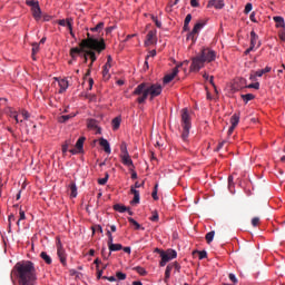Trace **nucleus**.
Returning <instances> with one entry per match:
<instances>
[{"mask_svg": "<svg viewBox=\"0 0 285 285\" xmlns=\"http://www.w3.org/2000/svg\"><path fill=\"white\" fill-rule=\"evenodd\" d=\"M106 50V40L104 38L97 39L90 33H87V39H82L79 43V47L70 49L71 59H77V57H82L83 61L90 59L91 63L87 72L92 70V63L97 61V53L101 55Z\"/></svg>", "mask_w": 285, "mask_h": 285, "instance_id": "1", "label": "nucleus"}, {"mask_svg": "<svg viewBox=\"0 0 285 285\" xmlns=\"http://www.w3.org/2000/svg\"><path fill=\"white\" fill-rule=\"evenodd\" d=\"M13 271H16V276L20 285H36L37 284V268L35 263L31 261L18 262Z\"/></svg>", "mask_w": 285, "mask_h": 285, "instance_id": "2", "label": "nucleus"}, {"mask_svg": "<svg viewBox=\"0 0 285 285\" xmlns=\"http://www.w3.org/2000/svg\"><path fill=\"white\" fill-rule=\"evenodd\" d=\"M164 92V87L159 82H141L138 85L132 95H136L138 104H146V99L149 97V101L159 97Z\"/></svg>", "mask_w": 285, "mask_h": 285, "instance_id": "3", "label": "nucleus"}, {"mask_svg": "<svg viewBox=\"0 0 285 285\" xmlns=\"http://www.w3.org/2000/svg\"><path fill=\"white\" fill-rule=\"evenodd\" d=\"M217 53L213 49H203L200 55L196 56L191 60L190 69L191 70H202L206 66V63H210V61H215Z\"/></svg>", "mask_w": 285, "mask_h": 285, "instance_id": "4", "label": "nucleus"}, {"mask_svg": "<svg viewBox=\"0 0 285 285\" xmlns=\"http://www.w3.org/2000/svg\"><path fill=\"white\" fill-rule=\"evenodd\" d=\"M181 126H183L181 139L183 141H188V136L190 135V115L188 114L187 108H184L181 110Z\"/></svg>", "mask_w": 285, "mask_h": 285, "instance_id": "5", "label": "nucleus"}, {"mask_svg": "<svg viewBox=\"0 0 285 285\" xmlns=\"http://www.w3.org/2000/svg\"><path fill=\"white\" fill-rule=\"evenodd\" d=\"M155 253H158L160 255V263L159 266L164 267L170 259L177 258V252L174 249H169L167 252H164L159 248H155Z\"/></svg>", "mask_w": 285, "mask_h": 285, "instance_id": "6", "label": "nucleus"}, {"mask_svg": "<svg viewBox=\"0 0 285 285\" xmlns=\"http://www.w3.org/2000/svg\"><path fill=\"white\" fill-rule=\"evenodd\" d=\"M26 3L31 8L32 17L36 21L41 20V7H39V1L27 0Z\"/></svg>", "mask_w": 285, "mask_h": 285, "instance_id": "7", "label": "nucleus"}, {"mask_svg": "<svg viewBox=\"0 0 285 285\" xmlns=\"http://www.w3.org/2000/svg\"><path fill=\"white\" fill-rule=\"evenodd\" d=\"M206 26V23L204 22H197L191 32H189L187 35V41L191 40L193 42L197 41V37H199V32L202 31V29Z\"/></svg>", "mask_w": 285, "mask_h": 285, "instance_id": "8", "label": "nucleus"}, {"mask_svg": "<svg viewBox=\"0 0 285 285\" xmlns=\"http://www.w3.org/2000/svg\"><path fill=\"white\" fill-rule=\"evenodd\" d=\"M57 255L62 266H68L66 249H63V245H61V240H58V244H57Z\"/></svg>", "mask_w": 285, "mask_h": 285, "instance_id": "9", "label": "nucleus"}, {"mask_svg": "<svg viewBox=\"0 0 285 285\" xmlns=\"http://www.w3.org/2000/svg\"><path fill=\"white\" fill-rule=\"evenodd\" d=\"M247 82L248 81L246 78H236L233 83V90H244V88L247 86Z\"/></svg>", "mask_w": 285, "mask_h": 285, "instance_id": "10", "label": "nucleus"}, {"mask_svg": "<svg viewBox=\"0 0 285 285\" xmlns=\"http://www.w3.org/2000/svg\"><path fill=\"white\" fill-rule=\"evenodd\" d=\"M121 160L124 166H128L129 170H132L135 168V165L132 164V159L130 158L128 150H125V155L121 156Z\"/></svg>", "mask_w": 285, "mask_h": 285, "instance_id": "11", "label": "nucleus"}, {"mask_svg": "<svg viewBox=\"0 0 285 285\" xmlns=\"http://www.w3.org/2000/svg\"><path fill=\"white\" fill-rule=\"evenodd\" d=\"M262 46V42L259 41V36L255 31H250V47L257 50Z\"/></svg>", "mask_w": 285, "mask_h": 285, "instance_id": "12", "label": "nucleus"}, {"mask_svg": "<svg viewBox=\"0 0 285 285\" xmlns=\"http://www.w3.org/2000/svg\"><path fill=\"white\" fill-rule=\"evenodd\" d=\"M83 141H86V137H80L76 142V149H70L69 153L71 155H77L83 150Z\"/></svg>", "mask_w": 285, "mask_h": 285, "instance_id": "13", "label": "nucleus"}, {"mask_svg": "<svg viewBox=\"0 0 285 285\" xmlns=\"http://www.w3.org/2000/svg\"><path fill=\"white\" fill-rule=\"evenodd\" d=\"M153 43H157V31L150 30L147 33V39L145 41V46H153Z\"/></svg>", "mask_w": 285, "mask_h": 285, "instance_id": "14", "label": "nucleus"}, {"mask_svg": "<svg viewBox=\"0 0 285 285\" xmlns=\"http://www.w3.org/2000/svg\"><path fill=\"white\" fill-rule=\"evenodd\" d=\"M55 79H56V81H58V83L60 86V89H59L60 95L62 92H66V90H68V79H66V78H57V77Z\"/></svg>", "mask_w": 285, "mask_h": 285, "instance_id": "15", "label": "nucleus"}, {"mask_svg": "<svg viewBox=\"0 0 285 285\" xmlns=\"http://www.w3.org/2000/svg\"><path fill=\"white\" fill-rule=\"evenodd\" d=\"M99 145L104 148L105 153H107V155H110L111 150H110V142H108L106 140V138H100L99 139Z\"/></svg>", "mask_w": 285, "mask_h": 285, "instance_id": "16", "label": "nucleus"}, {"mask_svg": "<svg viewBox=\"0 0 285 285\" xmlns=\"http://www.w3.org/2000/svg\"><path fill=\"white\" fill-rule=\"evenodd\" d=\"M208 6H214L216 10H222L224 8V0H210Z\"/></svg>", "mask_w": 285, "mask_h": 285, "instance_id": "17", "label": "nucleus"}, {"mask_svg": "<svg viewBox=\"0 0 285 285\" xmlns=\"http://www.w3.org/2000/svg\"><path fill=\"white\" fill-rule=\"evenodd\" d=\"M203 78L205 81H209V83L213 86V88L215 89V92L217 95L218 91H217V86H215L214 77L205 72L203 75Z\"/></svg>", "mask_w": 285, "mask_h": 285, "instance_id": "18", "label": "nucleus"}, {"mask_svg": "<svg viewBox=\"0 0 285 285\" xmlns=\"http://www.w3.org/2000/svg\"><path fill=\"white\" fill-rule=\"evenodd\" d=\"M273 20L276 23V28H285L284 18L282 16H275Z\"/></svg>", "mask_w": 285, "mask_h": 285, "instance_id": "19", "label": "nucleus"}, {"mask_svg": "<svg viewBox=\"0 0 285 285\" xmlns=\"http://www.w3.org/2000/svg\"><path fill=\"white\" fill-rule=\"evenodd\" d=\"M131 195H134V199L131 200V204H139V190L135 189V187L130 188Z\"/></svg>", "mask_w": 285, "mask_h": 285, "instance_id": "20", "label": "nucleus"}, {"mask_svg": "<svg viewBox=\"0 0 285 285\" xmlns=\"http://www.w3.org/2000/svg\"><path fill=\"white\" fill-rule=\"evenodd\" d=\"M124 246L121 244H112L111 246H109V255L108 257H110L111 253H115L117 250H122Z\"/></svg>", "mask_w": 285, "mask_h": 285, "instance_id": "21", "label": "nucleus"}, {"mask_svg": "<svg viewBox=\"0 0 285 285\" xmlns=\"http://www.w3.org/2000/svg\"><path fill=\"white\" fill-rule=\"evenodd\" d=\"M69 190H70V197L72 198L77 197V184H75V181H71L69 184Z\"/></svg>", "mask_w": 285, "mask_h": 285, "instance_id": "22", "label": "nucleus"}, {"mask_svg": "<svg viewBox=\"0 0 285 285\" xmlns=\"http://www.w3.org/2000/svg\"><path fill=\"white\" fill-rule=\"evenodd\" d=\"M177 77V72H173V73H169V75H166L164 78H163V83H170V81H173V79H175Z\"/></svg>", "mask_w": 285, "mask_h": 285, "instance_id": "23", "label": "nucleus"}, {"mask_svg": "<svg viewBox=\"0 0 285 285\" xmlns=\"http://www.w3.org/2000/svg\"><path fill=\"white\" fill-rule=\"evenodd\" d=\"M40 257H41V259H43V262L47 263L48 265L52 264V257H50V255H48V253L41 252V253H40Z\"/></svg>", "mask_w": 285, "mask_h": 285, "instance_id": "24", "label": "nucleus"}, {"mask_svg": "<svg viewBox=\"0 0 285 285\" xmlns=\"http://www.w3.org/2000/svg\"><path fill=\"white\" fill-rule=\"evenodd\" d=\"M186 68H188V61H184V62H181L180 65L176 66V67L173 69V72H179V70L186 71Z\"/></svg>", "mask_w": 285, "mask_h": 285, "instance_id": "25", "label": "nucleus"}, {"mask_svg": "<svg viewBox=\"0 0 285 285\" xmlns=\"http://www.w3.org/2000/svg\"><path fill=\"white\" fill-rule=\"evenodd\" d=\"M240 99H243L244 104H248V101H253V99H255V95L253 94L240 95Z\"/></svg>", "mask_w": 285, "mask_h": 285, "instance_id": "26", "label": "nucleus"}, {"mask_svg": "<svg viewBox=\"0 0 285 285\" xmlns=\"http://www.w3.org/2000/svg\"><path fill=\"white\" fill-rule=\"evenodd\" d=\"M112 67V57L108 56L107 62L104 66V72H110V68Z\"/></svg>", "mask_w": 285, "mask_h": 285, "instance_id": "27", "label": "nucleus"}, {"mask_svg": "<svg viewBox=\"0 0 285 285\" xmlns=\"http://www.w3.org/2000/svg\"><path fill=\"white\" fill-rule=\"evenodd\" d=\"M170 273H173V264L167 265L165 271V283L167 284L168 279H170Z\"/></svg>", "mask_w": 285, "mask_h": 285, "instance_id": "28", "label": "nucleus"}, {"mask_svg": "<svg viewBox=\"0 0 285 285\" xmlns=\"http://www.w3.org/2000/svg\"><path fill=\"white\" fill-rule=\"evenodd\" d=\"M114 130H119V126H121V118L116 117L111 121Z\"/></svg>", "mask_w": 285, "mask_h": 285, "instance_id": "29", "label": "nucleus"}, {"mask_svg": "<svg viewBox=\"0 0 285 285\" xmlns=\"http://www.w3.org/2000/svg\"><path fill=\"white\" fill-rule=\"evenodd\" d=\"M114 210H116L117 213H126V210H128V207L120 204H116L114 205Z\"/></svg>", "mask_w": 285, "mask_h": 285, "instance_id": "30", "label": "nucleus"}, {"mask_svg": "<svg viewBox=\"0 0 285 285\" xmlns=\"http://www.w3.org/2000/svg\"><path fill=\"white\" fill-rule=\"evenodd\" d=\"M232 126L237 128V125L239 124V114H234L230 118Z\"/></svg>", "mask_w": 285, "mask_h": 285, "instance_id": "31", "label": "nucleus"}, {"mask_svg": "<svg viewBox=\"0 0 285 285\" xmlns=\"http://www.w3.org/2000/svg\"><path fill=\"white\" fill-rule=\"evenodd\" d=\"M109 178H110V175H108V173H106L104 178L98 179V184L100 186H106V184H108Z\"/></svg>", "mask_w": 285, "mask_h": 285, "instance_id": "32", "label": "nucleus"}, {"mask_svg": "<svg viewBox=\"0 0 285 285\" xmlns=\"http://www.w3.org/2000/svg\"><path fill=\"white\" fill-rule=\"evenodd\" d=\"M129 224H131L132 226H135V230H139V228H141V225L139 223H137V220H135V218L129 217L128 218Z\"/></svg>", "mask_w": 285, "mask_h": 285, "instance_id": "33", "label": "nucleus"}, {"mask_svg": "<svg viewBox=\"0 0 285 285\" xmlns=\"http://www.w3.org/2000/svg\"><path fill=\"white\" fill-rule=\"evenodd\" d=\"M205 238H206L207 244H210L213 242V239H215V232L212 230V232L207 233Z\"/></svg>", "mask_w": 285, "mask_h": 285, "instance_id": "34", "label": "nucleus"}, {"mask_svg": "<svg viewBox=\"0 0 285 285\" xmlns=\"http://www.w3.org/2000/svg\"><path fill=\"white\" fill-rule=\"evenodd\" d=\"M195 253L198 255V259H206V257H208V253H206V250H196L194 252V255Z\"/></svg>", "mask_w": 285, "mask_h": 285, "instance_id": "35", "label": "nucleus"}, {"mask_svg": "<svg viewBox=\"0 0 285 285\" xmlns=\"http://www.w3.org/2000/svg\"><path fill=\"white\" fill-rule=\"evenodd\" d=\"M91 32H101L104 30V22H99L96 27L90 29Z\"/></svg>", "mask_w": 285, "mask_h": 285, "instance_id": "36", "label": "nucleus"}, {"mask_svg": "<svg viewBox=\"0 0 285 285\" xmlns=\"http://www.w3.org/2000/svg\"><path fill=\"white\" fill-rule=\"evenodd\" d=\"M149 219L150 222H159V214L157 210L151 212V217Z\"/></svg>", "mask_w": 285, "mask_h": 285, "instance_id": "37", "label": "nucleus"}, {"mask_svg": "<svg viewBox=\"0 0 285 285\" xmlns=\"http://www.w3.org/2000/svg\"><path fill=\"white\" fill-rule=\"evenodd\" d=\"M70 140H66L65 144L62 145V154L66 155V153H68V148H70Z\"/></svg>", "mask_w": 285, "mask_h": 285, "instance_id": "38", "label": "nucleus"}, {"mask_svg": "<svg viewBox=\"0 0 285 285\" xmlns=\"http://www.w3.org/2000/svg\"><path fill=\"white\" fill-rule=\"evenodd\" d=\"M135 271L136 273H138V275H142V276L147 275V272L144 267L137 266L135 267Z\"/></svg>", "mask_w": 285, "mask_h": 285, "instance_id": "39", "label": "nucleus"}, {"mask_svg": "<svg viewBox=\"0 0 285 285\" xmlns=\"http://www.w3.org/2000/svg\"><path fill=\"white\" fill-rule=\"evenodd\" d=\"M107 237H108V240H107V244H108V248L109 246H111L114 243V238H112V233H110V230H107Z\"/></svg>", "mask_w": 285, "mask_h": 285, "instance_id": "40", "label": "nucleus"}, {"mask_svg": "<svg viewBox=\"0 0 285 285\" xmlns=\"http://www.w3.org/2000/svg\"><path fill=\"white\" fill-rule=\"evenodd\" d=\"M245 88H254V90H259V82H252L248 85L247 82V86Z\"/></svg>", "mask_w": 285, "mask_h": 285, "instance_id": "41", "label": "nucleus"}, {"mask_svg": "<svg viewBox=\"0 0 285 285\" xmlns=\"http://www.w3.org/2000/svg\"><path fill=\"white\" fill-rule=\"evenodd\" d=\"M158 187H159V185H155L154 191L151 193V197H153V199H155V202H157V199H159V196H157V188Z\"/></svg>", "mask_w": 285, "mask_h": 285, "instance_id": "42", "label": "nucleus"}, {"mask_svg": "<svg viewBox=\"0 0 285 285\" xmlns=\"http://www.w3.org/2000/svg\"><path fill=\"white\" fill-rule=\"evenodd\" d=\"M58 26H62V28L68 27V18L58 20Z\"/></svg>", "mask_w": 285, "mask_h": 285, "instance_id": "43", "label": "nucleus"}, {"mask_svg": "<svg viewBox=\"0 0 285 285\" xmlns=\"http://www.w3.org/2000/svg\"><path fill=\"white\" fill-rule=\"evenodd\" d=\"M253 10V3L248 2L246 6H245V14H248V12H250Z\"/></svg>", "mask_w": 285, "mask_h": 285, "instance_id": "44", "label": "nucleus"}, {"mask_svg": "<svg viewBox=\"0 0 285 285\" xmlns=\"http://www.w3.org/2000/svg\"><path fill=\"white\" fill-rule=\"evenodd\" d=\"M16 218H14V215L11 214L9 215V218H8V222H9V233H10V229L12 228V222H14Z\"/></svg>", "mask_w": 285, "mask_h": 285, "instance_id": "45", "label": "nucleus"}, {"mask_svg": "<svg viewBox=\"0 0 285 285\" xmlns=\"http://www.w3.org/2000/svg\"><path fill=\"white\" fill-rule=\"evenodd\" d=\"M97 127V120L90 119L88 120V128H96Z\"/></svg>", "mask_w": 285, "mask_h": 285, "instance_id": "46", "label": "nucleus"}, {"mask_svg": "<svg viewBox=\"0 0 285 285\" xmlns=\"http://www.w3.org/2000/svg\"><path fill=\"white\" fill-rule=\"evenodd\" d=\"M151 19H153L154 23L156 24V28H161V21H159L157 19V17L153 16Z\"/></svg>", "mask_w": 285, "mask_h": 285, "instance_id": "47", "label": "nucleus"}, {"mask_svg": "<svg viewBox=\"0 0 285 285\" xmlns=\"http://www.w3.org/2000/svg\"><path fill=\"white\" fill-rule=\"evenodd\" d=\"M116 277H117L118 279H120V281H124V279H126V274H124V273H121V272H117V273H116Z\"/></svg>", "mask_w": 285, "mask_h": 285, "instance_id": "48", "label": "nucleus"}, {"mask_svg": "<svg viewBox=\"0 0 285 285\" xmlns=\"http://www.w3.org/2000/svg\"><path fill=\"white\" fill-rule=\"evenodd\" d=\"M67 28L69 32H72V18H68Z\"/></svg>", "mask_w": 285, "mask_h": 285, "instance_id": "49", "label": "nucleus"}, {"mask_svg": "<svg viewBox=\"0 0 285 285\" xmlns=\"http://www.w3.org/2000/svg\"><path fill=\"white\" fill-rule=\"evenodd\" d=\"M68 119H70V116L66 115V116H61L59 118V121H60V124H66V121H68Z\"/></svg>", "mask_w": 285, "mask_h": 285, "instance_id": "50", "label": "nucleus"}, {"mask_svg": "<svg viewBox=\"0 0 285 285\" xmlns=\"http://www.w3.org/2000/svg\"><path fill=\"white\" fill-rule=\"evenodd\" d=\"M252 225H253L254 227L259 226V217H254V218L252 219Z\"/></svg>", "mask_w": 285, "mask_h": 285, "instance_id": "51", "label": "nucleus"}, {"mask_svg": "<svg viewBox=\"0 0 285 285\" xmlns=\"http://www.w3.org/2000/svg\"><path fill=\"white\" fill-rule=\"evenodd\" d=\"M190 21H193V16H191L190 13H188V14L186 16V18H185L184 23L190 24Z\"/></svg>", "mask_w": 285, "mask_h": 285, "instance_id": "52", "label": "nucleus"}, {"mask_svg": "<svg viewBox=\"0 0 285 285\" xmlns=\"http://www.w3.org/2000/svg\"><path fill=\"white\" fill-rule=\"evenodd\" d=\"M229 279L233 284H237V276H235V274H229Z\"/></svg>", "mask_w": 285, "mask_h": 285, "instance_id": "53", "label": "nucleus"}, {"mask_svg": "<svg viewBox=\"0 0 285 285\" xmlns=\"http://www.w3.org/2000/svg\"><path fill=\"white\" fill-rule=\"evenodd\" d=\"M22 117L23 119H30V112H28L27 110H22Z\"/></svg>", "mask_w": 285, "mask_h": 285, "instance_id": "54", "label": "nucleus"}, {"mask_svg": "<svg viewBox=\"0 0 285 285\" xmlns=\"http://www.w3.org/2000/svg\"><path fill=\"white\" fill-rule=\"evenodd\" d=\"M190 6H191V8H198L199 2H197V0H190Z\"/></svg>", "mask_w": 285, "mask_h": 285, "instance_id": "55", "label": "nucleus"}, {"mask_svg": "<svg viewBox=\"0 0 285 285\" xmlns=\"http://www.w3.org/2000/svg\"><path fill=\"white\" fill-rule=\"evenodd\" d=\"M102 279H108V282H117V278H115V276H104Z\"/></svg>", "mask_w": 285, "mask_h": 285, "instance_id": "56", "label": "nucleus"}, {"mask_svg": "<svg viewBox=\"0 0 285 285\" xmlns=\"http://www.w3.org/2000/svg\"><path fill=\"white\" fill-rule=\"evenodd\" d=\"M9 117L13 119V117H17V111L9 109Z\"/></svg>", "mask_w": 285, "mask_h": 285, "instance_id": "57", "label": "nucleus"}, {"mask_svg": "<svg viewBox=\"0 0 285 285\" xmlns=\"http://www.w3.org/2000/svg\"><path fill=\"white\" fill-rule=\"evenodd\" d=\"M249 19L253 21V23H257V19H255V12L250 13Z\"/></svg>", "mask_w": 285, "mask_h": 285, "instance_id": "58", "label": "nucleus"}, {"mask_svg": "<svg viewBox=\"0 0 285 285\" xmlns=\"http://www.w3.org/2000/svg\"><path fill=\"white\" fill-rule=\"evenodd\" d=\"M32 46H33V47H32V52H33V55H35V52H38V51H39V45H38V43H33Z\"/></svg>", "mask_w": 285, "mask_h": 285, "instance_id": "59", "label": "nucleus"}, {"mask_svg": "<svg viewBox=\"0 0 285 285\" xmlns=\"http://www.w3.org/2000/svg\"><path fill=\"white\" fill-rule=\"evenodd\" d=\"M20 222L26 219V212H23L22 209H20Z\"/></svg>", "mask_w": 285, "mask_h": 285, "instance_id": "60", "label": "nucleus"}, {"mask_svg": "<svg viewBox=\"0 0 285 285\" xmlns=\"http://www.w3.org/2000/svg\"><path fill=\"white\" fill-rule=\"evenodd\" d=\"M183 30H184L185 32H188V30H190V26H189L188 23L184 22Z\"/></svg>", "mask_w": 285, "mask_h": 285, "instance_id": "61", "label": "nucleus"}, {"mask_svg": "<svg viewBox=\"0 0 285 285\" xmlns=\"http://www.w3.org/2000/svg\"><path fill=\"white\" fill-rule=\"evenodd\" d=\"M173 268H175L176 271H179V268H181V266L178 265V263H174L171 264Z\"/></svg>", "mask_w": 285, "mask_h": 285, "instance_id": "62", "label": "nucleus"}, {"mask_svg": "<svg viewBox=\"0 0 285 285\" xmlns=\"http://www.w3.org/2000/svg\"><path fill=\"white\" fill-rule=\"evenodd\" d=\"M156 56H157V51L156 50L149 51V56L148 57H156Z\"/></svg>", "mask_w": 285, "mask_h": 285, "instance_id": "63", "label": "nucleus"}, {"mask_svg": "<svg viewBox=\"0 0 285 285\" xmlns=\"http://www.w3.org/2000/svg\"><path fill=\"white\" fill-rule=\"evenodd\" d=\"M279 39H281L282 41H285V31H283V32L279 33Z\"/></svg>", "mask_w": 285, "mask_h": 285, "instance_id": "64", "label": "nucleus"}]
</instances>
